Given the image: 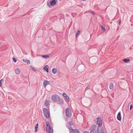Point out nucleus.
<instances>
[{"mask_svg": "<svg viewBox=\"0 0 133 133\" xmlns=\"http://www.w3.org/2000/svg\"><path fill=\"white\" fill-rule=\"evenodd\" d=\"M51 98L53 101L56 102H58L60 99L59 96L57 95H52L51 97Z\"/></svg>", "mask_w": 133, "mask_h": 133, "instance_id": "nucleus-1", "label": "nucleus"}, {"mask_svg": "<svg viewBox=\"0 0 133 133\" xmlns=\"http://www.w3.org/2000/svg\"><path fill=\"white\" fill-rule=\"evenodd\" d=\"M43 111L44 116L47 118H49L50 115L48 109L46 108H44L43 109Z\"/></svg>", "mask_w": 133, "mask_h": 133, "instance_id": "nucleus-2", "label": "nucleus"}, {"mask_svg": "<svg viewBox=\"0 0 133 133\" xmlns=\"http://www.w3.org/2000/svg\"><path fill=\"white\" fill-rule=\"evenodd\" d=\"M66 114L68 117L70 118L71 116V110L69 108H67L66 109Z\"/></svg>", "mask_w": 133, "mask_h": 133, "instance_id": "nucleus-3", "label": "nucleus"}, {"mask_svg": "<svg viewBox=\"0 0 133 133\" xmlns=\"http://www.w3.org/2000/svg\"><path fill=\"white\" fill-rule=\"evenodd\" d=\"M97 124L98 127H101L102 126V121L101 118L99 117L97 118Z\"/></svg>", "mask_w": 133, "mask_h": 133, "instance_id": "nucleus-4", "label": "nucleus"}, {"mask_svg": "<svg viewBox=\"0 0 133 133\" xmlns=\"http://www.w3.org/2000/svg\"><path fill=\"white\" fill-rule=\"evenodd\" d=\"M68 129L70 130V133H80L79 130L77 129L74 130L71 127H70Z\"/></svg>", "mask_w": 133, "mask_h": 133, "instance_id": "nucleus-5", "label": "nucleus"}, {"mask_svg": "<svg viewBox=\"0 0 133 133\" xmlns=\"http://www.w3.org/2000/svg\"><path fill=\"white\" fill-rule=\"evenodd\" d=\"M96 126L95 125L92 126L90 127V133H97L96 131Z\"/></svg>", "mask_w": 133, "mask_h": 133, "instance_id": "nucleus-6", "label": "nucleus"}, {"mask_svg": "<svg viewBox=\"0 0 133 133\" xmlns=\"http://www.w3.org/2000/svg\"><path fill=\"white\" fill-rule=\"evenodd\" d=\"M46 130L47 132L48 133H53L52 128H51V127L46 128Z\"/></svg>", "mask_w": 133, "mask_h": 133, "instance_id": "nucleus-7", "label": "nucleus"}, {"mask_svg": "<svg viewBox=\"0 0 133 133\" xmlns=\"http://www.w3.org/2000/svg\"><path fill=\"white\" fill-rule=\"evenodd\" d=\"M99 127H98L97 129V132L98 133H102L104 132L103 129L102 128H100Z\"/></svg>", "mask_w": 133, "mask_h": 133, "instance_id": "nucleus-8", "label": "nucleus"}, {"mask_svg": "<svg viewBox=\"0 0 133 133\" xmlns=\"http://www.w3.org/2000/svg\"><path fill=\"white\" fill-rule=\"evenodd\" d=\"M50 83V82L48 81L45 80L43 83V85L45 88L47 84H49Z\"/></svg>", "mask_w": 133, "mask_h": 133, "instance_id": "nucleus-9", "label": "nucleus"}, {"mask_svg": "<svg viewBox=\"0 0 133 133\" xmlns=\"http://www.w3.org/2000/svg\"><path fill=\"white\" fill-rule=\"evenodd\" d=\"M117 118L118 121H120L121 120V118L120 112L118 113L117 116Z\"/></svg>", "mask_w": 133, "mask_h": 133, "instance_id": "nucleus-10", "label": "nucleus"}, {"mask_svg": "<svg viewBox=\"0 0 133 133\" xmlns=\"http://www.w3.org/2000/svg\"><path fill=\"white\" fill-rule=\"evenodd\" d=\"M63 96L66 98V99L68 101H69V98L68 96H67L65 93H63Z\"/></svg>", "mask_w": 133, "mask_h": 133, "instance_id": "nucleus-11", "label": "nucleus"}, {"mask_svg": "<svg viewBox=\"0 0 133 133\" xmlns=\"http://www.w3.org/2000/svg\"><path fill=\"white\" fill-rule=\"evenodd\" d=\"M58 102V104H62L64 103V101L63 99L62 98L61 99L60 98L59 101Z\"/></svg>", "mask_w": 133, "mask_h": 133, "instance_id": "nucleus-12", "label": "nucleus"}, {"mask_svg": "<svg viewBox=\"0 0 133 133\" xmlns=\"http://www.w3.org/2000/svg\"><path fill=\"white\" fill-rule=\"evenodd\" d=\"M49 66L48 65L45 66L44 68L43 69L45 70L47 72H48Z\"/></svg>", "mask_w": 133, "mask_h": 133, "instance_id": "nucleus-13", "label": "nucleus"}, {"mask_svg": "<svg viewBox=\"0 0 133 133\" xmlns=\"http://www.w3.org/2000/svg\"><path fill=\"white\" fill-rule=\"evenodd\" d=\"M52 73L54 74H56L57 73V70L55 68H54L52 69Z\"/></svg>", "mask_w": 133, "mask_h": 133, "instance_id": "nucleus-14", "label": "nucleus"}, {"mask_svg": "<svg viewBox=\"0 0 133 133\" xmlns=\"http://www.w3.org/2000/svg\"><path fill=\"white\" fill-rule=\"evenodd\" d=\"M56 4V2L55 0H52L51 2V5L52 6H53L55 4Z\"/></svg>", "mask_w": 133, "mask_h": 133, "instance_id": "nucleus-15", "label": "nucleus"}, {"mask_svg": "<svg viewBox=\"0 0 133 133\" xmlns=\"http://www.w3.org/2000/svg\"><path fill=\"white\" fill-rule=\"evenodd\" d=\"M130 59H124L123 60V61L126 63H128L130 61Z\"/></svg>", "mask_w": 133, "mask_h": 133, "instance_id": "nucleus-16", "label": "nucleus"}, {"mask_svg": "<svg viewBox=\"0 0 133 133\" xmlns=\"http://www.w3.org/2000/svg\"><path fill=\"white\" fill-rule=\"evenodd\" d=\"M50 102L48 100H46L44 104L45 105L48 106Z\"/></svg>", "mask_w": 133, "mask_h": 133, "instance_id": "nucleus-17", "label": "nucleus"}, {"mask_svg": "<svg viewBox=\"0 0 133 133\" xmlns=\"http://www.w3.org/2000/svg\"><path fill=\"white\" fill-rule=\"evenodd\" d=\"M23 62L27 63L28 64H30V61L29 60H28L27 59H23Z\"/></svg>", "mask_w": 133, "mask_h": 133, "instance_id": "nucleus-18", "label": "nucleus"}, {"mask_svg": "<svg viewBox=\"0 0 133 133\" xmlns=\"http://www.w3.org/2000/svg\"><path fill=\"white\" fill-rule=\"evenodd\" d=\"M51 3V1H48L47 2V5L49 6V7H50L51 5L50 4Z\"/></svg>", "mask_w": 133, "mask_h": 133, "instance_id": "nucleus-19", "label": "nucleus"}, {"mask_svg": "<svg viewBox=\"0 0 133 133\" xmlns=\"http://www.w3.org/2000/svg\"><path fill=\"white\" fill-rule=\"evenodd\" d=\"M15 73L17 74H19L20 73L19 70V69H16L15 70Z\"/></svg>", "mask_w": 133, "mask_h": 133, "instance_id": "nucleus-20", "label": "nucleus"}, {"mask_svg": "<svg viewBox=\"0 0 133 133\" xmlns=\"http://www.w3.org/2000/svg\"><path fill=\"white\" fill-rule=\"evenodd\" d=\"M113 87V84L112 83H111L110 84L109 88L110 89H112Z\"/></svg>", "mask_w": 133, "mask_h": 133, "instance_id": "nucleus-21", "label": "nucleus"}, {"mask_svg": "<svg viewBox=\"0 0 133 133\" xmlns=\"http://www.w3.org/2000/svg\"><path fill=\"white\" fill-rule=\"evenodd\" d=\"M46 128H49V127H50V125L49 123L48 122H46Z\"/></svg>", "mask_w": 133, "mask_h": 133, "instance_id": "nucleus-22", "label": "nucleus"}, {"mask_svg": "<svg viewBox=\"0 0 133 133\" xmlns=\"http://www.w3.org/2000/svg\"><path fill=\"white\" fill-rule=\"evenodd\" d=\"M49 57V55H43L42 56V57L43 58H46L47 57Z\"/></svg>", "mask_w": 133, "mask_h": 133, "instance_id": "nucleus-23", "label": "nucleus"}, {"mask_svg": "<svg viewBox=\"0 0 133 133\" xmlns=\"http://www.w3.org/2000/svg\"><path fill=\"white\" fill-rule=\"evenodd\" d=\"M101 27L102 30L103 31H104L105 30V27L104 26H102V25H101Z\"/></svg>", "mask_w": 133, "mask_h": 133, "instance_id": "nucleus-24", "label": "nucleus"}, {"mask_svg": "<svg viewBox=\"0 0 133 133\" xmlns=\"http://www.w3.org/2000/svg\"><path fill=\"white\" fill-rule=\"evenodd\" d=\"M30 67L31 68V69L32 70V71H36V70L34 69V68L31 66H30Z\"/></svg>", "mask_w": 133, "mask_h": 133, "instance_id": "nucleus-25", "label": "nucleus"}, {"mask_svg": "<svg viewBox=\"0 0 133 133\" xmlns=\"http://www.w3.org/2000/svg\"><path fill=\"white\" fill-rule=\"evenodd\" d=\"M3 81V79H2L0 80V86H2V83Z\"/></svg>", "mask_w": 133, "mask_h": 133, "instance_id": "nucleus-26", "label": "nucleus"}, {"mask_svg": "<svg viewBox=\"0 0 133 133\" xmlns=\"http://www.w3.org/2000/svg\"><path fill=\"white\" fill-rule=\"evenodd\" d=\"M69 124L70 126H71L73 125V123L72 121H70L69 122Z\"/></svg>", "mask_w": 133, "mask_h": 133, "instance_id": "nucleus-27", "label": "nucleus"}, {"mask_svg": "<svg viewBox=\"0 0 133 133\" xmlns=\"http://www.w3.org/2000/svg\"><path fill=\"white\" fill-rule=\"evenodd\" d=\"M80 31L79 30L76 33V37L77 36V35H79V33H80Z\"/></svg>", "mask_w": 133, "mask_h": 133, "instance_id": "nucleus-28", "label": "nucleus"}, {"mask_svg": "<svg viewBox=\"0 0 133 133\" xmlns=\"http://www.w3.org/2000/svg\"><path fill=\"white\" fill-rule=\"evenodd\" d=\"M13 61L15 62H16L17 61L16 59L15 58H13Z\"/></svg>", "mask_w": 133, "mask_h": 133, "instance_id": "nucleus-29", "label": "nucleus"}, {"mask_svg": "<svg viewBox=\"0 0 133 133\" xmlns=\"http://www.w3.org/2000/svg\"><path fill=\"white\" fill-rule=\"evenodd\" d=\"M132 108V104H131L130 106V110H131Z\"/></svg>", "mask_w": 133, "mask_h": 133, "instance_id": "nucleus-30", "label": "nucleus"}, {"mask_svg": "<svg viewBox=\"0 0 133 133\" xmlns=\"http://www.w3.org/2000/svg\"><path fill=\"white\" fill-rule=\"evenodd\" d=\"M38 124H36L35 127H37L38 128Z\"/></svg>", "mask_w": 133, "mask_h": 133, "instance_id": "nucleus-31", "label": "nucleus"}, {"mask_svg": "<svg viewBox=\"0 0 133 133\" xmlns=\"http://www.w3.org/2000/svg\"><path fill=\"white\" fill-rule=\"evenodd\" d=\"M37 131V129H35V132H36Z\"/></svg>", "mask_w": 133, "mask_h": 133, "instance_id": "nucleus-32", "label": "nucleus"}, {"mask_svg": "<svg viewBox=\"0 0 133 133\" xmlns=\"http://www.w3.org/2000/svg\"><path fill=\"white\" fill-rule=\"evenodd\" d=\"M83 133H89L87 131L84 132H83Z\"/></svg>", "mask_w": 133, "mask_h": 133, "instance_id": "nucleus-33", "label": "nucleus"}, {"mask_svg": "<svg viewBox=\"0 0 133 133\" xmlns=\"http://www.w3.org/2000/svg\"><path fill=\"white\" fill-rule=\"evenodd\" d=\"M120 23H121V21L119 20V25H120Z\"/></svg>", "mask_w": 133, "mask_h": 133, "instance_id": "nucleus-34", "label": "nucleus"}, {"mask_svg": "<svg viewBox=\"0 0 133 133\" xmlns=\"http://www.w3.org/2000/svg\"><path fill=\"white\" fill-rule=\"evenodd\" d=\"M37 127H35V129H37Z\"/></svg>", "mask_w": 133, "mask_h": 133, "instance_id": "nucleus-35", "label": "nucleus"}, {"mask_svg": "<svg viewBox=\"0 0 133 133\" xmlns=\"http://www.w3.org/2000/svg\"><path fill=\"white\" fill-rule=\"evenodd\" d=\"M82 1H86V0H81Z\"/></svg>", "mask_w": 133, "mask_h": 133, "instance_id": "nucleus-36", "label": "nucleus"}, {"mask_svg": "<svg viewBox=\"0 0 133 133\" xmlns=\"http://www.w3.org/2000/svg\"><path fill=\"white\" fill-rule=\"evenodd\" d=\"M91 12L92 13V14H94V12Z\"/></svg>", "mask_w": 133, "mask_h": 133, "instance_id": "nucleus-37", "label": "nucleus"}, {"mask_svg": "<svg viewBox=\"0 0 133 133\" xmlns=\"http://www.w3.org/2000/svg\"><path fill=\"white\" fill-rule=\"evenodd\" d=\"M102 133H105L104 132H103Z\"/></svg>", "mask_w": 133, "mask_h": 133, "instance_id": "nucleus-38", "label": "nucleus"}]
</instances>
